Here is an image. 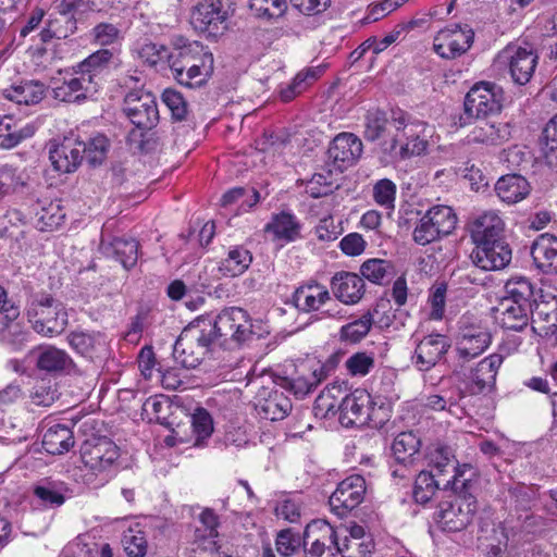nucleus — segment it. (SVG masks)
<instances>
[{
	"label": "nucleus",
	"instance_id": "f257e3e1",
	"mask_svg": "<svg viewBox=\"0 0 557 557\" xmlns=\"http://www.w3.org/2000/svg\"><path fill=\"white\" fill-rule=\"evenodd\" d=\"M210 327L209 321L198 317L180 334L173 347V356L184 368L198 367L216 343Z\"/></svg>",
	"mask_w": 557,
	"mask_h": 557
},
{
	"label": "nucleus",
	"instance_id": "f03ea898",
	"mask_svg": "<svg viewBox=\"0 0 557 557\" xmlns=\"http://www.w3.org/2000/svg\"><path fill=\"white\" fill-rule=\"evenodd\" d=\"M25 314L34 331L52 337L61 334L67 324L63 305L47 294H36L26 304Z\"/></svg>",
	"mask_w": 557,
	"mask_h": 557
},
{
	"label": "nucleus",
	"instance_id": "7ed1b4c3",
	"mask_svg": "<svg viewBox=\"0 0 557 557\" xmlns=\"http://www.w3.org/2000/svg\"><path fill=\"white\" fill-rule=\"evenodd\" d=\"M201 317L206 322H210L215 342L220 341L222 345L230 342L240 344L252 336L251 322L242 308L231 307L222 310L218 315Z\"/></svg>",
	"mask_w": 557,
	"mask_h": 557
},
{
	"label": "nucleus",
	"instance_id": "20e7f679",
	"mask_svg": "<svg viewBox=\"0 0 557 557\" xmlns=\"http://www.w3.org/2000/svg\"><path fill=\"white\" fill-rule=\"evenodd\" d=\"M392 122L397 131H401L406 141L396 151V141L392 145V151L394 156H398L400 159H408L413 156H420L426 151L428 138L432 136V128L424 122L413 120L411 121L409 115L401 111H394L392 115Z\"/></svg>",
	"mask_w": 557,
	"mask_h": 557
},
{
	"label": "nucleus",
	"instance_id": "39448f33",
	"mask_svg": "<svg viewBox=\"0 0 557 557\" xmlns=\"http://www.w3.org/2000/svg\"><path fill=\"white\" fill-rule=\"evenodd\" d=\"M457 215L448 206H434L416 224L412 238L416 244L425 246L453 233Z\"/></svg>",
	"mask_w": 557,
	"mask_h": 557
},
{
	"label": "nucleus",
	"instance_id": "423d86ee",
	"mask_svg": "<svg viewBox=\"0 0 557 557\" xmlns=\"http://www.w3.org/2000/svg\"><path fill=\"white\" fill-rule=\"evenodd\" d=\"M539 57L530 47L508 45L496 55L493 67L508 70L511 79L518 85H525L532 78Z\"/></svg>",
	"mask_w": 557,
	"mask_h": 557
},
{
	"label": "nucleus",
	"instance_id": "0eeeda50",
	"mask_svg": "<svg viewBox=\"0 0 557 557\" xmlns=\"http://www.w3.org/2000/svg\"><path fill=\"white\" fill-rule=\"evenodd\" d=\"M492 341L491 333L480 323L463 315L458 322L456 352L458 361L466 363L483 354Z\"/></svg>",
	"mask_w": 557,
	"mask_h": 557
},
{
	"label": "nucleus",
	"instance_id": "6e6552de",
	"mask_svg": "<svg viewBox=\"0 0 557 557\" xmlns=\"http://www.w3.org/2000/svg\"><path fill=\"white\" fill-rule=\"evenodd\" d=\"M504 102V90L500 86L480 82L467 94L465 112L475 119H486L500 112Z\"/></svg>",
	"mask_w": 557,
	"mask_h": 557
},
{
	"label": "nucleus",
	"instance_id": "1a4fd4ad",
	"mask_svg": "<svg viewBox=\"0 0 557 557\" xmlns=\"http://www.w3.org/2000/svg\"><path fill=\"white\" fill-rule=\"evenodd\" d=\"M475 511V498L471 495H459L451 500L442 502L434 519L443 531L458 532L469 525Z\"/></svg>",
	"mask_w": 557,
	"mask_h": 557
},
{
	"label": "nucleus",
	"instance_id": "9d476101",
	"mask_svg": "<svg viewBox=\"0 0 557 557\" xmlns=\"http://www.w3.org/2000/svg\"><path fill=\"white\" fill-rule=\"evenodd\" d=\"M62 77H53L51 79V90L54 99L63 102H82L94 96L98 88L83 74L75 73V66L72 72H60Z\"/></svg>",
	"mask_w": 557,
	"mask_h": 557
},
{
	"label": "nucleus",
	"instance_id": "9b49d317",
	"mask_svg": "<svg viewBox=\"0 0 557 557\" xmlns=\"http://www.w3.org/2000/svg\"><path fill=\"white\" fill-rule=\"evenodd\" d=\"M126 116L138 128L150 129L159 120L156 98L144 90H133L124 99L123 108Z\"/></svg>",
	"mask_w": 557,
	"mask_h": 557
},
{
	"label": "nucleus",
	"instance_id": "f8f14e48",
	"mask_svg": "<svg viewBox=\"0 0 557 557\" xmlns=\"http://www.w3.org/2000/svg\"><path fill=\"white\" fill-rule=\"evenodd\" d=\"M227 10L222 0H200L191 9L193 27L209 35H218L226 28Z\"/></svg>",
	"mask_w": 557,
	"mask_h": 557
},
{
	"label": "nucleus",
	"instance_id": "ddd939ff",
	"mask_svg": "<svg viewBox=\"0 0 557 557\" xmlns=\"http://www.w3.org/2000/svg\"><path fill=\"white\" fill-rule=\"evenodd\" d=\"M366 480L359 474H352L344 479L330 496L332 510L341 517L358 507L366 494Z\"/></svg>",
	"mask_w": 557,
	"mask_h": 557
},
{
	"label": "nucleus",
	"instance_id": "4468645a",
	"mask_svg": "<svg viewBox=\"0 0 557 557\" xmlns=\"http://www.w3.org/2000/svg\"><path fill=\"white\" fill-rule=\"evenodd\" d=\"M504 361L499 354H492L475 367L471 368L466 377V392L469 395L486 394L494 389L498 370Z\"/></svg>",
	"mask_w": 557,
	"mask_h": 557
},
{
	"label": "nucleus",
	"instance_id": "2eb2a0df",
	"mask_svg": "<svg viewBox=\"0 0 557 557\" xmlns=\"http://www.w3.org/2000/svg\"><path fill=\"white\" fill-rule=\"evenodd\" d=\"M371 397L364 389L345 394L338 405V421L345 428L361 426L371 417Z\"/></svg>",
	"mask_w": 557,
	"mask_h": 557
},
{
	"label": "nucleus",
	"instance_id": "dca6fc26",
	"mask_svg": "<svg viewBox=\"0 0 557 557\" xmlns=\"http://www.w3.org/2000/svg\"><path fill=\"white\" fill-rule=\"evenodd\" d=\"M119 456L117 446L108 437L87 440L81 448L82 461L92 471H104Z\"/></svg>",
	"mask_w": 557,
	"mask_h": 557
},
{
	"label": "nucleus",
	"instance_id": "f3484780",
	"mask_svg": "<svg viewBox=\"0 0 557 557\" xmlns=\"http://www.w3.org/2000/svg\"><path fill=\"white\" fill-rule=\"evenodd\" d=\"M362 151L363 145L359 137L352 133H341L330 144L327 158L335 170L343 172L356 164Z\"/></svg>",
	"mask_w": 557,
	"mask_h": 557
},
{
	"label": "nucleus",
	"instance_id": "a211bd4d",
	"mask_svg": "<svg viewBox=\"0 0 557 557\" xmlns=\"http://www.w3.org/2000/svg\"><path fill=\"white\" fill-rule=\"evenodd\" d=\"M473 42V32L458 25L441 29L434 37V51L444 59H455L467 52Z\"/></svg>",
	"mask_w": 557,
	"mask_h": 557
},
{
	"label": "nucleus",
	"instance_id": "6ab92c4d",
	"mask_svg": "<svg viewBox=\"0 0 557 557\" xmlns=\"http://www.w3.org/2000/svg\"><path fill=\"white\" fill-rule=\"evenodd\" d=\"M470 257L478 268L485 271H497L510 263L512 252L508 243L502 239L475 245Z\"/></svg>",
	"mask_w": 557,
	"mask_h": 557
},
{
	"label": "nucleus",
	"instance_id": "aec40b11",
	"mask_svg": "<svg viewBox=\"0 0 557 557\" xmlns=\"http://www.w3.org/2000/svg\"><path fill=\"white\" fill-rule=\"evenodd\" d=\"M314 534H318V537L313 539L310 548L306 549V557H322L327 544L334 545V549L338 553L344 554L345 552H348V544H345V547H342L338 542L339 532L334 530L327 522L317 520L307 524L304 532L305 547L308 540H310Z\"/></svg>",
	"mask_w": 557,
	"mask_h": 557
},
{
	"label": "nucleus",
	"instance_id": "412c9836",
	"mask_svg": "<svg viewBox=\"0 0 557 557\" xmlns=\"http://www.w3.org/2000/svg\"><path fill=\"white\" fill-rule=\"evenodd\" d=\"M49 159L55 171L63 174L75 172L84 160L81 140L64 138L61 143H51Z\"/></svg>",
	"mask_w": 557,
	"mask_h": 557
},
{
	"label": "nucleus",
	"instance_id": "4be33fe9",
	"mask_svg": "<svg viewBox=\"0 0 557 557\" xmlns=\"http://www.w3.org/2000/svg\"><path fill=\"white\" fill-rule=\"evenodd\" d=\"M449 347L450 343L445 335H426L416 347L413 364L420 371H429L437 364Z\"/></svg>",
	"mask_w": 557,
	"mask_h": 557
},
{
	"label": "nucleus",
	"instance_id": "5701e85b",
	"mask_svg": "<svg viewBox=\"0 0 557 557\" xmlns=\"http://www.w3.org/2000/svg\"><path fill=\"white\" fill-rule=\"evenodd\" d=\"M33 495L36 504L44 509H57L65 504L72 496V490L67 483L50 478L38 481L33 486Z\"/></svg>",
	"mask_w": 557,
	"mask_h": 557
},
{
	"label": "nucleus",
	"instance_id": "b1692460",
	"mask_svg": "<svg viewBox=\"0 0 557 557\" xmlns=\"http://www.w3.org/2000/svg\"><path fill=\"white\" fill-rule=\"evenodd\" d=\"M330 286L335 298L344 305L358 304L366 293L363 278L352 272L335 273L331 278Z\"/></svg>",
	"mask_w": 557,
	"mask_h": 557
},
{
	"label": "nucleus",
	"instance_id": "393cba45",
	"mask_svg": "<svg viewBox=\"0 0 557 557\" xmlns=\"http://www.w3.org/2000/svg\"><path fill=\"white\" fill-rule=\"evenodd\" d=\"M505 223L495 211H486L478 215L470 223L469 232L475 245L503 239Z\"/></svg>",
	"mask_w": 557,
	"mask_h": 557
},
{
	"label": "nucleus",
	"instance_id": "a878e982",
	"mask_svg": "<svg viewBox=\"0 0 557 557\" xmlns=\"http://www.w3.org/2000/svg\"><path fill=\"white\" fill-rule=\"evenodd\" d=\"M330 300V290L315 281L300 285L292 296V302L295 308L305 313L320 310Z\"/></svg>",
	"mask_w": 557,
	"mask_h": 557
},
{
	"label": "nucleus",
	"instance_id": "bb28decb",
	"mask_svg": "<svg viewBox=\"0 0 557 557\" xmlns=\"http://www.w3.org/2000/svg\"><path fill=\"white\" fill-rule=\"evenodd\" d=\"M199 525L194 531V544L203 552L218 549L220 518L211 508H203L198 516Z\"/></svg>",
	"mask_w": 557,
	"mask_h": 557
},
{
	"label": "nucleus",
	"instance_id": "cd10ccee",
	"mask_svg": "<svg viewBox=\"0 0 557 557\" xmlns=\"http://www.w3.org/2000/svg\"><path fill=\"white\" fill-rule=\"evenodd\" d=\"M531 257L540 272L557 273V237L548 233L540 235L532 244Z\"/></svg>",
	"mask_w": 557,
	"mask_h": 557
},
{
	"label": "nucleus",
	"instance_id": "c85d7f7f",
	"mask_svg": "<svg viewBox=\"0 0 557 557\" xmlns=\"http://www.w3.org/2000/svg\"><path fill=\"white\" fill-rule=\"evenodd\" d=\"M531 312V307L502 298L494 310V318L503 329L519 332L529 325Z\"/></svg>",
	"mask_w": 557,
	"mask_h": 557
},
{
	"label": "nucleus",
	"instance_id": "c756f323",
	"mask_svg": "<svg viewBox=\"0 0 557 557\" xmlns=\"http://www.w3.org/2000/svg\"><path fill=\"white\" fill-rule=\"evenodd\" d=\"M32 223L41 232H52L64 221L65 212L59 201L38 200L32 207Z\"/></svg>",
	"mask_w": 557,
	"mask_h": 557
},
{
	"label": "nucleus",
	"instance_id": "7c9ffc66",
	"mask_svg": "<svg viewBox=\"0 0 557 557\" xmlns=\"http://www.w3.org/2000/svg\"><path fill=\"white\" fill-rule=\"evenodd\" d=\"M324 379L325 371L323 367L313 368L302 364L301 371L296 376L284 379L283 386L296 397L302 398L310 394Z\"/></svg>",
	"mask_w": 557,
	"mask_h": 557
},
{
	"label": "nucleus",
	"instance_id": "2f4dec72",
	"mask_svg": "<svg viewBox=\"0 0 557 557\" xmlns=\"http://www.w3.org/2000/svg\"><path fill=\"white\" fill-rule=\"evenodd\" d=\"M301 225L297 218L288 211L273 214L264 231L272 234L274 240L290 243L300 237Z\"/></svg>",
	"mask_w": 557,
	"mask_h": 557
},
{
	"label": "nucleus",
	"instance_id": "473e14b6",
	"mask_svg": "<svg viewBox=\"0 0 557 557\" xmlns=\"http://www.w3.org/2000/svg\"><path fill=\"white\" fill-rule=\"evenodd\" d=\"M203 51V46L197 41L176 46L170 53V69L174 78L178 83L181 77L188 71L187 69L198 62V57Z\"/></svg>",
	"mask_w": 557,
	"mask_h": 557
},
{
	"label": "nucleus",
	"instance_id": "72a5a7b5",
	"mask_svg": "<svg viewBox=\"0 0 557 557\" xmlns=\"http://www.w3.org/2000/svg\"><path fill=\"white\" fill-rule=\"evenodd\" d=\"M532 330L541 336L556 334L557 337V305L546 301L535 302L530 313Z\"/></svg>",
	"mask_w": 557,
	"mask_h": 557
},
{
	"label": "nucleus",
	"instance_id": "f704fd0d",
	"mask_svg": "<svg viewBox=\"0 0 557 557\" xmlns=\"http://www.w3.org/2000/svg\"><path fill=\"white\" fill-rule=\"evenodd\" d=\"M74 434L65 424L50 425L42 436V447L48 454L62 455L74 446Z\"/></svg>",
	"mask_w": 557,
	"mask_h": 557
},
{
	"label": "nucleus",
	"instance_id": "c9c22d12",
	"mask_svg": "<svg viewBox=\"0 0 557 557\" xmlns=\"http://www.w3.org/2000/svg\"><path fill=\"white\" fill-rule=\"evenodd\" d=\"M472 128L469 137L470 140L484 145H500L510 137L509 126L505 123H496L480 119Z\"/></svg>",
	"mask_w": 557,
	"mask_h": 557
},
{
	"label": "nucleus",
	"instance_id": "e433bc0d",
	"mask_svg": "<svg viewBox=\"0 0 557 557\" xmlns=\"http://www.w3.org/2000/svg\"><path fill=\"white\" fill-rule=\"evenodd\" d=\"M495 191L502 201L511 205L521 201L529 195L530 185L523 176L508 174L496 182Z\"/></svg>",
	"mask_w": 557,
	"mask_h": 557
},
{
	"label": "nucleus",
	"instance_id": "4c0bfd02",
	"mask_svg": "<svg viewBox=\"0 0 557 557\" xmlns=\"http://www.w3.org/2000/svg\"><path fill=\"white\" fill-rule=\"evenodd\" d=\"M256 410L261 419L278 421L290 412L292 401L283 392L273 391L267 398L258 401Z\"/></svg>",
	"mask_w": 557,
	"mask_h": 557
},
{
	"label": "nucleus",
	"instance_id": "58836bf2",
	"mask_svg": "<svg viewBox=\"0 0 557 557\" xmlns=\"http://www.w3.org/2000/svg\"><path fill=\"white\" fill-rule=\"evenodd\" d=\"M113 59V52L109 49H100L88 55L85 60L75 65V73L90 76L91 83L99 87V75L108 69Z\"/></svg>",
	"mask_w": 557,
	"mask_h": 557
},
{
	"label": "nucleus",
	"instance_id": "ea45409f",
	"mask_svg": "<svg viewBox=\"0 0 557 557\" xmlns=\"http://www.w3.org/2000/svg\"><path fill=\"white\" fill-rule=\"evenodd\" d=\"M45 95V85L40 82L28 81L3 90V96L18 104H36Z\"/></svg>",
	"mask_w": 557,
	"mask_h": 557
},
{
	"label": "nucleus",
	"instance_id": "a19ab883",
	"mask_svg": "<svg viewBox=\"0 0 557 557\" xmlns=\"http://www.w3.org/2000/svg\"><path fill=\"white\" fill-rule=\"evenodd\" d=\"M451 483L433 471H420L414 482L413 496L416 502L428 503L437 488H448Z\"/></svg>",
	"mask_w": 557,
	"mask_h": 557
},
{
	"label": "nucleus",
	"instance_id": "79ce46f5",
	"mask_svg": "<svg viewBox=\"0 0 557 557\" xmlns=\"http://www.w3.org/2000/svg\"><path fill=\"white\" fill-rule=\"evenodd\" d=\"M251 262V252L243 246H235L228 250L226 258L220 262L219 271L224 276H238L249 268Z\"/></svg>",
	"mask_w": 557,
	"mask_h": 557
},
{
	"label": "nucleus",
	"instance_id": "37998d69",
	"mask_svg": "<svg viewBox=\"0 0 557 557\" xmlns=\"http://www.w3.org/2000/svg\"><path fill=\"white\" fill-rule=\"evenodd\" d=\"M197 60L198 62H194V64L187 69L188 71L181 77L178 84L194 88L207 82L213 70L212 53L203 50Z\"/></svg>",
	"mask_w": 557,
	"mask_h": 557
},
{
	"label": "nucleus",
	"instance_id": "c03bdc74",
	"mask_svg": "<svg viewBox=\"0 0 557 557\" xmlns=\"http://www.w3.org/2000/svg\"><path fill=\"white\" fill-rule=\"evenodd\" d=\"M69 344L78 354L92 357L94 354L104 350L106 338L99 332L87 333L76 331L69 335Z\"/></svg>",
	"mask_w": 557,
	"mask_h": 557
},
{
	"label": "nucleus",
	"instance_id": "a18cd8bd",
	"mask_svg": "<svg viewBox=\"0 0 557 557\" xmlns=\"http://www.w3.org/2000/svg\"><path fill=\"white\" fill-rule=\"evenodd\" d=\"M505 292L506 296L503 298L515 304L532 308L536 302L534 300L533 285L530 280L524 276H513L508 280L505 285Z\"/></svg>",
	"mask_w": 557,
	"mask_h": 557
},
{
	"label": "nucleus",
	"instance_id": "49530a36",
	"mask_svg": "<svg viewBox=\"0 0 557 557\" xmlns=\"http://www.w3.org/2000/svg\"><path fill=\"white\" fill-rule=\"evenodd\" d=\"M421 441L412 431L399 433L392 445L395 459L399 463H413L414 456L419 453Z\"/></svg>",
	"mask_w": 557,
	"mask_h": 557
},
{
	"label": "nucleus",
	"instance_id": "de8ad7c7",
	"mask_svg": "<svg viewBox=\"0 0 557 557\" xmlns=\"http://www.w3.org/2000/svg\"><path fill=\"white\" fill-rule=\"evenodd\" d=\"M72 363L70 356L62 349L53 346L40 347L37 356V368L46 372H58Z\"/></svg>",
	"mask_w": 557,
	"mask_h": 557
},
{
	"label": "nucleus",
	"instance_id": "09e8293b",
	"mask_svg": "<svg viewBox=\"0 0 557 557\" xmlns=\"http://www.w3.org/2000/svg\"><path fill=\"white\" fill-rule=\"evenodd\" d=\"M342 385L333 384L326 386L314 401V410L317 414L324 418L338 413V405L345 395Z\"/></svg>",
	"mask_w": 557,
	"mask_h": 557
},
{
	"label": "nucleus",
	"instance_id": "8fccbe9b",
	"mask_svg": "<svg viewBox=\"0 0 557 557\" xmlns=\"http://www.w3.org/2000/svg\"><path fill=\"white\" fill-rule=\"evenodd\" d=\"M456 456L451 447L437 444L429 451V463L432 471L441 478H448L454 471Z\"/></svg>",
	"mask_w": 557,
	"mask_h": 557
},
{
	"label": "nucleus",
	"instance_id": "3c124183",
	"mask_svg": "<svg viewBox=\"0 0 557 557\" xmlns=\"http://www.w3.org/2000/svg\"><path fill=\"white\" fill-rule=\"evenodd\" d=\"M372 324L373 315L368 311L359 319L343 325L339 330V338L351 344L359 343L369 334Z\"/></svg>",
	"mask_w": 557,
	"mask_h": 557
},
{
	"label": "nucleus",
	"instance_id": "603ef678",
	"mask_svg": "<svg viewBox=\"0 0 557 557\" xmlns=\"http://www.w3.org/2000/svg\"><path fill=\"white\" fill-rule=\"evenodd\" d=\"M542 152L545 162L557 169V114L554 115L543 129Z\"/></svg>",
	"mask_w": 557,
	"mask_h": 557
},
{
	"label": "nucleus",
	"instance_id": "864d4df0",
	"mask_svg": "<svg viewBox=\"0 0 557 557\" xmlns=\"http://www.w3.org/2000/svg\"><path fill=\"white\" fill-rule=\"evenodd\" d=\"M81 144L84 148V159H86L90 165H99L106 160L110 145L104 135L97 134L87 141L81 140Z\"/></svg>",
	"mask_w": 557,
	"mask_h": 557
},
{
	"label": "nucleus",
	"instance_id": "5fc2aeb1",
	"mask_svg": "<svg viewBox=\"0 0 557 557\" xmlns=\"http://www.w3.org/2000/svg\"><path fill=\"white\" fill-rule=\"evenodd\" d=\"M112 252L116 260L125 269L133 268L138 260V243L131 238H115L112 244Z\"/></svg>",
	"mask_w": 557,
	"mask_h": 557
},
{
	"label": "nucleus",
	"instance_id": "6e6d98bb",
	"mask_svg": "<svg viewBox=\"0 0 557 557\" xmlns=\"http://www.w3.org/2000/svg\"><path fill=\"white\" fill-rule=\"evenodd\" d=\"M360 272L362 278L375 284H383L384 280L392 275L393 265L386 260L370 259L361 264Z\"/></svg>",
	"mask_w": 557,
	"mask_h": 557
},
{
	"label": "nucleus",
	"instance_id": "4d7b16f0",
	"mask_svg": "<svg viewBox=\"0 0 557 557\" xmlns=\"http://www.w3.org/2000/svg\"><path fill=\"white\" fill-rule=\"evenodd\" d=\"M249 7L258 17L278 18L287 10L286 0H249Z\"/></svg>",
	"mask_w": 557,
	"mask_h": 557
},
{
	"label": "nucleus",
	"instance_id": "13d9d810",
	"mask_svg": "<svg viewBox=\"0 0 557 557\" xmlns=\"http://www.w3.org/2000/svg\"><path fill=\"white\" fill-rule=\"evenodd\" d=\"M191 428L195 435V445L201 446L203 441L211 436L213 432V422L209 412L203 408H198L191 416Z\"/></svg>",
	"mask_w": 557,
	"mask_h": 557
},
{
	"label": "nucleus",
	"instance_id": "bf43d9fd",
	"mask_svg": "<svg viewBox=\"0 0 557 557\" xmlns=\"http://www.w3.org/2000/svg\"><path fill=\"white\" fill-rule=\"evenodd\" d=\"M25 184L24 175L17 169L8 164L0 165V197L18 191Z\"/></svg>",
	"mask_w": 557,
	"mask_h": 557
},
{
	"label": "nucleus",
	"instance_id": "052dcab7",
	"mask_svg": "<svg viewBox=\"0 0 557 557\" xmlns=\"http://www.w3.org/2000/svg\"><path fill=\"white\" fill-rule=\"evenodd\" d=\"M396 185L388 178L379 180L372 188V197L376 205L386 210H394L396 199Z\"/></svg>",
	"mask_w": 557,
	"mask_h": 557
},
{
	"label": "nucleus",
	"instance_id": "680f3d73",
	"mask_svg": "<svg viewBox=\"0 0 557 557\" xmlns=\"http://www.w3.org/2000/svg\"><path fill=\"white\" fill-rule=\"evenodd\" d=\"M374 363L373 354L358 351L345 361V367L351 376H366L374 368Z\"/></svg>",
	"mask_w": 557,
	"mask_h": 557
},
{
	"label": "nucleus",
	"instance_id": "e2e57ef3",
	"mask_svg": "<svg viewBox=\"0 0 557 557\" xmlns=\"http://www.w3.org/2000/svg\"><path fill=\"white\" fill-rule=\"evenodd\" d=\"M3 327L0 331V337L3 344L14 350L21 349L27 342V332L18 323L3 320Z\"/></svg>",
	"mask_w": 557,
	"mask_h": 557
},
{
	"label": "nucleus",
	"instance_id": "0e129e2a",
	"mask_svg": "<svg viewBox=\"0 0 557 557\" xmlns=\"http://www.w3.org/2000/svg\"><path fill=\"white\" fill-rule=\"evenodd\" d=\"M122 545L129 557H144L147 552V540L140 530L128 529L125 531Z\"/></svg>",
	"mask_w": 557,
	"mask_h": 557
},
{
	"label": "nucleus",
	"instance_id": "69168bd1",
	"mask_svg": "<svg viewBox=\"0 0 557 557\" xmlns=\"http://www.w3.org/2000/svg\"><path fill=\"white\" fill-rule=\"evenodd\" d=\"M387 122L388 120L383 111L379 109L368 111L364 122V137L371 141L376 140L384 133Z\"/></svg>",
	"mask_w": 557,
	"mask_h": 557
},
{
	"label": "nucleus",
	"instance_id": "338daca9",
	"mask_svg": "<svg viewBox=\"0 0 557 557\" xmlns=\"http://www.w3.org/2000/svg\"><path fill=\"white\" fill-rule=\"evenodd\" d=\"M276 550L283 557H289L301 546V539L290 529L282 530L275 541Z\"/></svg>",
	"mask_w": 557,
	"mask_h": 557
},
{
	"label": "nucleus",
	"instance_id": "774afa93",
	"mask_svg": "<svg viewBox=\"0 0 557 557\" xmlns=\"http://www.w3.org/2000/svg\"><path fill=\"white\" fill-rule=\"evenodd\" d=\"M162 101L171 111L172 116L182 121L187 115V102L182 94L174 89H165L162 94Z\"/></svg>",
	"mask_w": 557,
	"mask_h": 557
}]
</instances>
